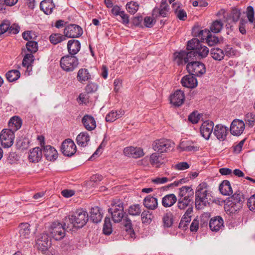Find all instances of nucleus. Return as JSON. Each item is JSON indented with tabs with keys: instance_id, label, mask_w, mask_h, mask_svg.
<instances>
[{
	"instance_id": "f257e3e1",
	"label": "nucleus",
	"mask_w": 255,
	"mask_h": 255,
	"mask_svg": "<svg viewBox=\"0 0 255 255\" xmlns=\"http://www.w3.org/2000/svg\"><path fill=\"white\" fill-rule=\"evenodd\" d=\"M212 191L205 182L200 183L195 192V207L200 210L209 204L212 199Z\"/></svg>"
},
{
	"instance_id": "f03ea898",
	"label": "nucleus",
	"mask_w": 255,
	"mask_h": 255,
	"mask_svg": "<svg viewBox=\"0 0 255 255\" xmlns=\"http://www.w3.org/2000/svg\"><path fill=\"white\" fill-rule=\"evenodd\" d=\"M244 202L243 194L236 192L225 201L224 209L228 214L233 215L242 208Z\"/></svg>"
},
{
	"instance_id": "7ed1b4c3",
	"label": "nucleus",
	"mask_w": 255,
	"mask_h": 255,
	"mask_svg": "<svg viewBox=\"0 0 255 255\" xmlns=\"http://www.w3.org/2000/svg\"><path fill=\"white\" fill-rule=\"evenodd\" d=\"M187 50H193L198 59L207 57L209 52V48L197 38H193L188 41Z\"/></svg>"
},
{
	"instance_id": "20e7f679",
	"label": "nucleus",
	"mask_w": 255,
	"mask_h": 255,
	"mask_svg": "<svg viewBox=\"0 0 255 255\" xmlns=\"http://www.w3.org/2000/svg\"><path fill=\"white\" fill-rule=\"evenodd\" d=\"M113 220L115 222H120L123 219L125 222L124 226L128 227V217L124 216L123 204L120 201L112 204V207L108 209Z\"/></svg>"
},
{
	"instance_id": "39448f33",
	"label": "nucleus",
	"mask_w": 255,
	"mask_h": 255,
	"mask_svg": "<svg viewBox=\"0 0 255 255\" xmlns=\"http://www.w3.org/2000/svg\"><path fill=\"white\" fill-rule=\"evenodd\" d=\"M78 60L75 56L66 55L62 57L60 61L61 68L66 71H73L78 65Z\"/></svg>"
},
{
	"instance_id": "423d86ee",
	"label": "nucleus",
	"mask_w": 255,
	"mask_h": 255,
	"mask_svg": "<svg viewBox=\"0 0 255 255\" xmlns=\"http://www.w3.org/2000/svg\"><path fill=\"white\" fill-rule=\"evenodd\" d=\"M188 51H181L179 52L174 53L175 60L178 65L185 64L191 61L194 59H198L193 50H187Z\"/></svg>"
},
{
	"instance_id": "0eeeda50",
	"label": "nucleus",
	"mask_w": 255,
	"mask_h": 255,
	"mask_svg": "<svg viewBox=\"0 0 255 255\" xmlns=\"http://www.w3.org/2000/svg\"><path fill=\"white\" fill-rule=\"evenodd\" d=\"M65 229L62 224L55 221L51 225L50 233L52 237L55 240L62 239L65 236Z\"/></svg>"
},
{
	"instance_id": "6e6552de",
	"label": "nucleus",
	"mask_w": 255,
	"mask_h": 255,
	"mask_svg": "<svg viewBox=\"0 0 255 255\" xmlns=\"http://www.w3.org/2000/svg\"><path fill=\"white\" fill-rule=\"evenodd\" d=\"M187 70L191 75L201 76L206 72L205 65L200 62H190L187 65Z\"/></svg>"
},
{
	"instance_id": "1a4fd4ad",
	"label": "nucleus",
	"mask_w": 255,
	"mask_h": 255,
	"mask_svg": "<svg viewBox=\"0 0 255 255\" xmlns=\"http://www.w3.org/2000/svg\"><path fill=\"white\" fill-rule=\"evenodd\" d=\"M74 224L78 228L83 227L88 220L87 212L82 209H78L72 215Z\"/></svg>"
},
{
	"instance_id": "9d476101",
	"label": "nucleus",
	"mask_w": 255,
	"mask_h": 255,
	"mask_svg": "<svg viewBox=\"0 0 255 255\" xmlns=\"http://www.w3.org/2000/svg\"><path fill=\"white\" fill-rule=\"evenodd\" d=\"M14 133L8 129H4L1 131L0 139L4 147H9L13 144L15 137Z\"/></svg>"
},
{
	"instance_id": "9b49d317",
	"label": "nucleus",
	"mask_w": 255,
	"mask_h": 255,
	"mask_svg": "<svg viewBox=\"0 0 255 255\" xmlns=\"http://www.w3.org/2000/svg\"><path fill=\"white\" fill-rule=\"evenodd\" d=\"M61 151L64 155L71 156L76 151V145L72 139H66L62 143Z\"/></svg>"
},
{
	"instance_id": "f8f14e48",
	"label": "nucleus",
	"mask_w": 255,
	"mask_h": 255,
	"mask_svg": "<svg viewBox=\"0 0 255 255\" xmlns=\"http://www.w3.org/2000/svg\"><path fill=\"white\" fill-rule=\"evenodd\" d=\"M64 33L66 37L77 38L82 35L83 29L78 25L71 24L65 28Z\"/></svg>"
},
{
	"instance_id": "ddd939ff",
	"label": "nucleus",
	"mask_w": 255,
	"mask_h": 255,
	"mask_svg": "<svg viewBox=\"0 0 255 255\" xmlns=\"http://www.w3.org/2000/svg\"><path fill=\"white\" fill-rule=\"evenodd\" d=\"M171 141L165 139H160L155 140L152 144V148L155 151L160 153L167 152L171 147Z\"/></svg>"
},
{
	"instance_id": "4468645a",
	"label": "nucleus",
	"mask_w": 255,
	"mask_h": 255,
	"mask_svg": "<svg viewBox=\"0 0 255 255\" xmlns=\"http://www.w3.org/2000/svg\"><path fill=\"white\" fill-rule=\"evenodd\" d=\"M51 246V242L48 236L46 234H42L38 237L36 241V247L43 253H44Z\"/></svg>"
},
{
	"instance_id": "2eb2a0df",
	"label": "nucleus",
	"mask_w": 255,
	"mask_h": 255,
	"mask_svg": "<svg viewBox=\"0 0 255 255\" xmlns=\"http://www.w3.org/2000/svg\"><path fill=\"white\" fill-rule=\"evenodd\" d=\"M169 6L167 3V0H162L160 7H155L152 11V16L157 18L159 16L165 17L168 16Z\"/></svg>"
},
{
	"instance_id": "dca6fc26",
	"label": "nucleus",
	"mask_w": 255,
	"mask_h": 255,
	"mask_svg": "<svg viewBox=\"0 0 255 255\" xmlns=\"http://www.w3.org/2000/svg\"><path fill=\"white\" fill-rule=\"evenodd\" d=\"M245 128V124L242 120L235 119L231 123L230 132L234 135H240L243 132Z\"/></svg>"
},
{
	"instance_id": "f3484780",
	"label": "nucleus",
	"mask_w": 255,
	"mask_h": 255,
	"mask_svg": "<svg viewBox=\"0 0 255 255\" xmlns=\"http://www.w3.org/2000/svg\"><path fill=\"white\" fill-rule=\"evenodd\" d=\"M178 148L181 151H197L199 150V146L191 140H184L181 141Z\"/></svg>"
},
{
	"instance_id": "a211bd4d",
	"label": "nucleus",
	"mask_w": 255,
	"mask_h": 255,
	"mask_svg": "<svg viewBox=\"0 0 255 255\" xmlns=\"http://www.w3.org/2000/svg\"><path fill=\"white\" fill-rule=\"evenodd\" d=\"M214 123L210 121L204 122L201 128L200 132L202 136L206 139H208L213 131Z\"/></svg>"
},
{
	"instance_id": "6ab92c4d",
	"label": "nucleus",
	"mask_w": 255,
	"mask_h": 255,
	"mask_svg": "<svg viewBox=\"0 0 255 255\" xmlns=\"http://www.w3.org/2000/svg\"><path fill=\"white\" fill-rule=\"evenodd\" d=\"M185 100L184 92L180 90H176L170 97V102L176 107L182 105Z\"/></svg>"
},
{
	"instance_id": "aec40b11",
	"label": "nucleus",
	"mask_w": 255,
	"mask_h": 255,
	"mask_svg": "<svg viewBox=\"0 0 255 255\" xmlns=\"http://www.w3.org/2000/svg\"><path fill=\"white\" fill-rule=\"evenodd\" d=\"M228 133V128L222 125H217L215 127L214 134L220 141H224L226 139Z\"/></svg>"
},
{
	"instance_id": "412c9836",
	"label": "nucleus",
	"mask_w": 255,
	"mask_h": 255,
	"mask_svg": "<svg viewBox=\"0 0 255 255\" xmlns=\"http://www.w3.org/2000/svg\"><path fill=\"white\" fill-rule=\"evenodd\" d=\"M82 123L85 128L89 130L92 131L96 128V122L94 118L90 115H85L82 119Z\"/></svg>"
},
{
	"instance_id": "4be33fe9",
	"label": "nucleus",
	"mask_w": 255,
	"mask_h": 255,
	"mask_svg": "<svg viewBox=\"0 0 255 255\" xmlns=\"http://www.w3.org/2000/svg\"><path fill=\"white\" fill-rule=\"evenodd\" d=\"M194 194L193 189L190 186H184L179 188V198L192 201Z\"/></svg>"
},
{
	"instance_id": "5701e85b",
	"label": "nucleus",
	"mask_w": 255,
	"mask_h": 255,
	"mask_svg": "<svg viewBox=\"0 0 255 255\" xmlns=\"http://www.w3.org/2000/svg\"><path fill=\"white\" fill-rule=\"evenodd\" d=\"M209 227L212 231L218 232L224 227V221L220 216L212 218L209 222Z\"/></svg>"
},
{
	"instance_id": "b1692460",
	"label": "nucleus",
	"mask_w": 255,
	"mask_h": 255,
	"mask_svg": "<svg viewBox=\"0 0 255 255\" xmlns=\"http://www.w3.org/2000/svg\"><path fill=\"white\" fill-rule=\"evenodd\" d=\"M181 84L183 86L188 88H194L197 86V79L193 75H187L184 76L181 80Z\"/></svg>"
},
{
	"instance_id": "393cba45",
	"label": "nucleus",
	"mask_w": 255,
	"mask_h": 255,
	"mask_svg": "<svg viewBox=\"0 0 255 255\" xmlns=\"http://www.w3.org/2000/svg\"><path fill=\"white\" fill-rule=\"evenodd\" d=\"M43 151L45 158L48 160H54L58 156L57 150L52 146L48 145L43 146Z\"/></svg>"
},
{
	"instance_id": "a878e982",
	"label": "nucleus",
	"mask_w": 255,
	"mask_h": 255,
	"mask_svg": "<svg viewBox=\"0 0 255 255\" xmlns=\"http://www.w3.org/2000/svg\"><path fill=\"white\" fill-rule=\"evenodd\" d=\"M30 226L27 223H23L19 226V234L20 240L29 239L31 236Z\"/></svg>"
},
{
	"instance_id": "bb28decb",
	"label": "nucleus",
	"mask_w": 255,
	"mask_h": 255,
	"mask_svg": "<svg viewBox=\"0 0 255 255\" xmlns=\"http://www.w3.org/2000/svg\"><path fill=\"white\" fill-rule=\"evenodd\" d=\"M81 44L79 40L71 39L68 41L67 49L70 55L74 56L80 50Z\"/></svg>"
},
{
	"instance_id": "cd10ccee",
	"label": "nucleus",
	"mask_w": 255,
	"mask_h": 255,
	"mask_svg": "<svg viewBox=\"0 0 255 255\" xmlns=\"http://www.w3.org/2000/svg\"><path fill=\"white\" fill-rule=\"evenodd\" d=\"M55 8V4L52 0H43L40 2V8L46 14L52 13Z\"/></svg>"
},
{
	"instance_id": "c85d7f7f",
	"label": "nucleus",
	"mask_w": 255,
	"mask_h": 255,
	"mask_svg": "<svg viewBox=\"0 0 255 255\" xmlns=\"http://www.w3.org/2000/svg\"><path fill=\"white\" fill-rule=\"evenodd\" d=\"M143 205L146 208L154 210L158 206L157 199L150 195L147 196L143 200Z\"/></svg>"
},
{
	"instance_id": "c756f323",
	"label": "nucleus",
	"mask_w": 255,
	"mask_h": 255,
	"mask_svg": "<svg viewBox=\"0 0 255 255\" xmlns=\"http://www.w3.org/2000/svg\"><path fill=\"white\" fill-rule=\"evenodd\" d=\"M42 156V150L38 147H34L29 151V160L32 162H38Z\"/></svg>"
},
{
	"instance_id": "7c9ffc66",
	"label": "nucleus",
	"mask_w": 255,
	"mask_h": 255,
	"mask_svg": "<svg viewBox=\"0 0 255 255\" xmlns=\"http://www.w3.org/2000/svg\"><path fill=\"white\" fill-rule=\"evenodd\" d=\"M8 125V129L14 132L21 128L22 120L19 117L14 116L10 119Z\"/></svg>"
},
{
	"instance_id": "2f4dec72",
	"label": "nucleus",
	"mask_w": 255,
	"mask_h": 255,
	"mask_svg": "<svg viewBox=\"0 0 255 255\" xmlns=\"http://www.w3.org/2000/svg\"><path fill=\"white\" fill-rule=\"evenodd\" d=\"M176 201V196L172 193L164 196L162 199L161 203L163 207L167 208L172 206Z\"/></svg>"
},
{
	"instance_id": "473e14b6",
	"label": "nucleus",
	"mask_w": 255,
	"mask_h": 255,
	"mask_svg": "<svg viewBox=\"0 0 255 255\" xmlns=\"http://www.w3.org/2000/svg\"><path fill=\"white\" fill-rule=\"evenodd\" d=\"M91 79V75L88 69L81 68L79 70L77 73V79L80 83L83 84Z\"/></svg>"
},
{
	"instance_id": "72a5a7b5",
	"label": "nucleus",
	"mask_w": 255,
	"mask_h": 255,
	"mask_svg": "<svg viewBox=\"0 0 255 255\" xmlns=\"http://www.w3.org/2000/svg\"><path fill=\"white\" fill-rule=\"evenodd\" d=\"M191 201L190 200L179 198L177 202L178 209L175 210V216L180 217L182 213L181 211L185 210L190 204Z\"/></svg>"
},
{
	"instance_id": "f704fd0d",
	"label": "nucleus",
	"mask_w": 255,
	"mask_h": 255,
	"mask_svg": "<svg viewBox=\"0 0 255 255\" xmlns=\"http://www.w3.org/2000/svg\"><path fill=\"white\" fill-rule=\"evenodd\" d=\"M103 215L100 211V209L98 206L92 208L90 212V219L94 223H98L101 222Z\"/></svg>"
},
{
	"instance_id": "c9c22d12",
	"label": "nucleus",
	"mask_w": 255,
	"mask_h": 255,
	"mask_svg": "<svg viewBox=\"0 0 255 255\" xmlns=\"http://www.w3.org/2000/svg\"><path fill=\"white\" fill-rule=\"evenodd\" d=\"M150 162L153 166L159 167L164 163V159L161 154L154 152L150 156Z\"/></svg>"
},
{
	"instance_id": "e433bc0d",
	"label": "nucleus",
	"mask_w": 255,
	"mask_h": 255,
	"mask_svg": "<svg viewBox=\"0 0 255 255\" xmlns=\"http://www.w3.org/2000/svg\"><path fill=\"white\" fill-rule=\"evenodd\" d=\"M90 139V136L87 132H82L80 133L76 137L77 144L82 147L87 146Z\"/></svg>"
},
{
	"instance_id": "4c0bfd02",
	"label": "nucleus",
	"mask_w": 255,
	"mask_h": 255,
	"mask_svg": "<svg viewBox=\"0 0 255 255\" xmlns=\"http://www.w3.org/2000/svg\"><path fill=\"white\" fill-rule=\"evenodd\" d=\"M112 12L115 15H119L120 20L124 24H128V15L125 11L121 10V8L118 5H115L112 9Z\"/></svg>"
},
{
	"instance_id": "58836bf2",
	"label": "nucleus",
	"mask_w": 255,
	"mask_h": 255,
	"mask_svg": "<svg viewBox=\"0 0 255 255\" xmlns=\"http://www.w3.org/2000/svg\"><path fill=\"white\" fill-rule=\"evenodd\" d=\"M219 190L224 195H229L233 193L230 182L228 180H224L222 182L220 185Z\"/></svg>"
},
{
	"instance_id": "ea45409f",
	"label": "nucleus",
	"mask_w": 255,
	"mask_h": 255,
	"mask_svg": "<svg viewBox=\"0 0 255 255\" xmlns=\"http://www.w3.org/2000/svg\"><path fill=\"white\" fill-rule=\"evenodd\" d=\"M162 221L165 228L171 227L173 223V213L171 211H167L163 216Z\"/></svg>"
},
{
	"instance_id": "a19ab883",
	"label": "nucleus",
	"mask_w": 255,
	"mask_h": 255,
	"mask_svg": "<svg viewBox=\"0 0 255 255\" xmlns=\"http://www.w3.org/2000/svg\"><path fill=\"white\" fill-rule=\"evenodd\" d=\"M72 215H69L65 217L63 220L62 226H63L65 230H72L74 228H77L76 224H74Z\"/></svg>"
},
{
	"instance_id": "79ce46f5",
	"label": "nucleus",
	"mask_w": 255,
	"mask_h": 255,
	"mask_svg": "<svg viewBox=\"0 0 255 255\" xmlns=\"http://www.w3.org/2000/svg\"><path fill=\"white\" fill-rule=\"evenodd\" d=\"M144 155L143 150L139 147H128V157L137 158Z\"/></svg>"
},
{
	"instance_id": "37998d69",
	"label": "nucleus",
	"mask_w": 255,
	"mask_h": 255,
	"mask_svg": "<svg viewBox=\"0 0 255 255\" xmlns=\"http://www.w3.org/2000/svg\"><path fill=\"white\" fill-rule=\"evenodd\" d=\"M211 55L216 60L221 61L225 57L224 51L219 48H213L211 50Z\"/></svg>"
},
{
	"instance_id": "c03bdc74",
	"label": "nucleus",
	"mask_w": 255,
	"mask_h": 255,
	"mask_svg": "<svg viewBox=\"0 0 255 255\" xmlns=\"http://www.w3.org/2000/svg\"><path fill=\"white\" fill-rule=\"evenodd\" d=\"M20 73L17 70H10L6 74V79L10 82L17 80L20 77Z\"/></svg>"
},
{
	"instance_id": "a18cd8bd",
	"label": "nucleus",
	"mask_w": 255,
	"mask_h": 255,
	"mask_svg": "<svg viewBox=\"0 0 255 255\" xmlns=\"http://www.w3.org/2000/svg\"><path fill=\"white\" fill-rule=\"evenodd\" d=\"M50 41L53 44H57L60 42L66 40L65 34L62 35L59 33L51 34L49 37Z\"/></svg>"
},
{
	"instance_id": "49530a36",
	"label": "nucleus",
	"mask_w": 255,
	"mask_h": 255,
	"mask_svg": "<svg viewBox=\"0 0 255 255\" xmlns=\"http://www.w3.org/2000/svg\"><path fill=\"white\" fill-rule=\"evenodd\" d=\"M112 223L110 219L108 217H106L103 225V233L107 235H110L112 233Z\"/></svg>"
},
{
	"instance_id": "de8ad7c7",
	"label": "nucleus",
	"mask_w": 255,
	"mask_h": 255,
	"mask_svg": "<svg viewBox=\"0 0 255 255\" xmlns=\"http://www.w3.org/2000/svg\"><path fill=\"white\" fill-rule=\"evenodd\" d=\"M223 27V23L221 20H216L213 22L210 27L212 32L215 33H219L221 31Z\"/></svg>"
},
{
	"instance_id": "09e8293b",
	"label": "nucleus",
	"mask_w": 255,
	"mask_h": 255,
	"mask_svg": "<svg viewBox=\"0 0 255 255\" xmlns=\"http://www.w3.org/2000/svg\"><path fill=\"white\" fill-rule=\"evenodd\" d=\"M152 214L148 211H143L141 215L142 223L149 224L152 221Z\"/></svg>"
},
{
	"instance_id": "8fccbe9b",
	"label": "nucleus",
	"mask_w": 255,
	"mask_h": 255,
	"mask_svg": "<svg viewBox=\"0 0 255 255\" xmlns=\"http://www.w3.org/2000/svg\"><path fill=\"white\" fill-rule=\"evenodd\" d=\"M119 114L117 111L110 112L106 117V121L107 122H113L116 119H119L121 117V115H122V112H120Z\"/></svg>"
},
{
	"instance_id": "3c124183",
	"label": "nucleus",
	"mask_w": 255,
	"mask_h": 255,
	"mask_svg": "<svg viewBox=\"0 0 255 255\" xmlns=\"http://www.w3.org/2000/svg\"><path fill=\"white\" fill-rule=\"evenodd\" d=\"M223 41V38L220 39L218 37L212 35L211 34H208L207 36L206 41L209 46H213L218 43H221Z\"/></svg>"
},
{
	"instance_id": "603ef678",
	"label": "nucleus",
	"mask_w": 255,
	"mask_h": 255,
	"mask_svg": "<svg viewBox=\"0 0 255 255\" xmlns=\"http://www.w3.org/2000/svg\"><path fill=\"white\" fill-rule=\"evenodd\" d=\"M26 47L28 51L32 54L38 50L37 43L33 40H30L26 44Z\"/></svg>"
},
{
	"instance_id": "864d4df0",
	"label": "nucleus",
	"mask_w": 255,
	"mask_h": 255,
	"mask_svg": "<svg viewBox=\"0 0 255 255\" xmlns=\"http://www.w3.org/2000/svg\"><path fill=\"white\" fill-rule=\"evenodd\" d=\"M34 61V56L31 53L26 54L22 60V65L24 67H27L28 68L31 65L32 62Z\"/></svg>"
},
{
	"instance_id": "5fc2aeb1",
	"label": "nucleus",
	"mask_w": 255,
	"mask_h": 255,
	"mask_svg": "<svg viewBox=\"0 0 255 255\" xmlns=\"http://www.w3.org/2000/svg\"><path fill=\"white\" fill-rule=\"evenodd\" d=\"M22 37L24 40L28 42L35 39L37 36L33 31H26L22 33Z\"/></svg>"
},
{
	"instance_id": "6e6d98bb",
	"label": "nucleus",
	"mask_w": 255,
	"mask_h": 255,
	"mask_svg": "<svg viewBox=\"0 0 255 255\" xmlns=\"http://www.w3.org/2000/svg\"><path fill=\"white\" fill-rule=\"evenodd\" d=\"M98 86L97 84L93 82H89L85 88V92L87 94L93 93L97 91Z\"/></svg>"
},
{
	"instance_id": "4d7b16f0",
	"label": "nucleus",
	"mask_w": 255,
	"mask_h": 255,
	"mask_svg": "<svg viewBox=\"0 0 255 255\" xmlns=\"http://www.w3.org/2000/svg\"><path fill=\"white\" fill-rule=\"evenodd\" d=\"M140 212L141 210L139 204L133 205L128 208V214L131 215H138Z\"/></svg>"
},
{
	"instance_id": "13d9d810",
	"label": "nucleus",
	"mask_w": 255,
	"mask_h": 255,
	"mask_svg": "<svg viewBox=\"0 0 255 255\" xmlns=\"http://www.w3.org/2000/svg\"><path fill=\"white\" fill-rule=\"evenodd\" d=\"M237 50L230 45H227L224 48L225 56L229 57L235 56L237 54Z\"/></svg>"
},
{
	"instance_id": "bf43d9fd",
	"label": "nucleus",
	"mask_w": 255,
	"mask_h": 255,
	"mask_svg": "<svg viewBox=\"0 0 255 255\" xmlns=\"http://www.w3.org/2000/svg\"><path fill=\"white\" fill-rule=\"evenodd\" d=\"M190 221L191 218L190 217H185L183 216L179 224V228L183 230H186L187 226Z\"/></svg>"
},
{
	"instance_id": "052dcab7",
	"label": "nucleus",
	"mask_w": 255,
	"mask_h": 255,
	"mask_svg": "<svg viewBox=\"0 0 255 255\" xmlns=\"http://www.w3.org/2000/svg\"><path fill=\"white\" fill-rule=\"evenodd\" d=\"M10 22L7 20H4L0 24V36L8 30Z\"/></svg>"
},
{
	"instance_id": "680f3d73",
	"label": "nucleus",
	"mask_w": 255,
	"mask_h": 255,
	"mask_svg": "<svg viewBox=\"0 0 255 255\" xmlns=\"http://www.w3.org/2000/svg\"><path fill=\"white\" fill-rule=\"evenodd\" d=\"M245 121L246 124L253 127L255 122V115L252 113H248L245 116Z\"/></svg>"
},
{
	"instance_id": "e2e57ef3",
	"label": "nucleus",
	"mask_w": 255,
	"mask_h": 255,
	"mask_svg": "<svg viewBox=\"0 0 255 255\" xmlns=\"http://www.w3.org/2000/svg\"><path fill=\"white\" fill-rule=\"evenodd\" d=\"M154 18L151 16H146L144 18L143 24L146 27H152L155 23Z\"/></svg>"
},
{
	"instance_id": "0e129e2a",
	"label": "nucleus",
	"mask_w": 255,
	"mask_h": 255,
	"mask_svg": "<svg viewBox=\"0 0 255 255\" xmlns=\"http://www.w3.org/2000/svg\"><path fill=\"white\" fill-rule=\"evenodd\" d=\"M138 4L134 1L128 2V13L130 14L135 13L138 9Z\"/></svg>"
},
{
	"instance_id": "69168bd1",
	"label": "nucleus",
	"mask_w": 255,
	"mask_h": 255,
	"mask_svg": "<svg viewBox=\"0 0 255 255\" xmlns=\"http://www.w3.org/2000/svg\"><path fill=\"white\" fill-rule=\"evenodd\" d=\"M247 16L250 22L253 23L254 21V10L252 6H249L247 9Z\"/></svg>"
},
{
	"instance_id": "338daca9",
	"label": "nucleus",
	"mask_w": 255,
	"mask_h": 255,
	"mask_svg": "<svg viewBox=\"0 0 255 255\" xmlns=\"http://www.w3.org/2000/svg\"><path fill=\"white\" fill-rule=\"evenodd\" d=\"M247 206L251 211L255 212V194L249 198Z\"/></svg>"
},
{
	"instance_id": "774afa93",
	"label": "nucleus",
	"mask_w": 255,
	"mask_h": 255,
	"mask_svg": "<svg viewBox=\"0 0 255 255\" xmlns=\"http://www.w3.org/2000/svg\"><path fill=\"white\" fill-rule=\"evenodd\" d=\"M188 120L193 124H197L200 120V117L196 112H193L189 116Z\"/></svg>"
}]
</instances>
